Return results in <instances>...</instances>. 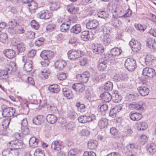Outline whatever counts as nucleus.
<instances>
[{"label": "nucleus", "mask_w": 156, "mask_h": 156, "mask_svg": "<svg viewBox=\"0 0 156 156\" xmlns=\"http://www.w3.org/2000/svg\"><path fill=\"white\" fill-rule=\"evenodd\" d=\"M23 144V143L22 141L15 139V140H11L10 141L8 144V145L18 150L22 148Z\"/></svg>", "instance_id": "obj_7"}, {"label": "nucleus", "mask_w": 156, "mask_h": 156, "mask_svg": "<svg viewBox=\"0 0 156 156\" xmlns=\"http://www.w3.org/2000/svg\"><path fill=\"white\" fill-rule=\"evenodd\" d=\"M112 38L110 35H103L101 41L104 45H108L110 44Z\"/></svg>", "instance_id": "obj_34"}, {"label": "nucleus", "mask_w": 156, "mask_h": 156, "mask_svg": "<svg viewBox=\"0 0 156 156\" xmlns=\"http://www.w3.org/2000/svg\"><path fill=\"white\" fill-rule=\"evenodd\" d=\"M140 83L141 85L137 88L139 93L142 96H144L148 95L149 93V90L147 87L144 86V84L146 83V81H143Z\"/></svg>", "instance_id": "obj_5"}, {"label": "nucleus", "mask_w": 156, "mask_h": 156, "mask_svg": "<svg viewBox=\"0 0 156 156\" xmlns=\"http://www.w3.org/2000/svg\"><path fill=\"white\" fill-rule=\"evenodd\" d=\"M39 140L35 137H32L29 140V144L30 147L33 148H35L38 146L39 143Z\"/></svg>", "instance_id": "obj_28"}, {"label": "nucleus", "mask_w": 156, "mask_h": 156, "mask_svg": "<svg viewBox=\"0 0 156 156\" xmlns=\"http://www.w3.org/2000/svg\"><path fill=\"white\" fill-rule=\"evenodd\" d=\"M81 31V26L80 24H78L73 26L70 29V32L73 34H78Z\"/></svg>", "instance_id": "obj_35"}, {"label": "nucleus", "mask_w": 156, "mask_h": 156, "mask_svg": "<svg viewBox=\"0 0 156 156\" xmlns=\"http://www.w3.org/2000/svg\"><path fill=\"white\" fill-rule=\"evenodd\" d=\"M125 10L121 5H117L114 10V12L116 13L117 16L119 17H122Z\"/></svg>", "instance_id": "obj_24"}, {"label": "nucleus", "mask_w": 156, "mask_h": 156, "mask_svg": "<svg viewBox=\"0 0 156 156\" xmlns=\"http://www.w3.org/2000/svg\"><path fill=\"white\" fill-rule=\"evenodd\" d=\"M134 26L136 30L141 32H143L146 28V27L145 25H142L140 24L135 23L134 24Z\"/></svg>", "instance_id": "obj_53"}, {"label": "nucleus", "mask_w": 156, "mask_h": 156, "mask_svg": "<svg viewBox=\"0 0 156 156\" xmlns=\"http://www.w3.org/2000/svg\"><path fill=\"white\" fill-rule=\"evenodd\" d=\"M129 116L131 119L133 121H139L142 117V115L141 114L133 112H131L129 113Z\"/></svg>", "instance_id": "obj_19"}, {"label": "nucleus", "mask_w": 156, "mask_h": 156, "mask_svg": "<svg viewBox=\"0 0 156 156\" xmlns=\"http://www.w3.org/2000/svg\"><path fill=\"white\" fill-rule=\"evenodd\" d=\"M98 22L95 20H90L86 24V27L88 29H92L95 28L98 25Z\"/></svg>", "instance_id": "obj_16"}, {"label": "nucleus", "mask_w": 156, "mask_h": 156, "mask_svg": "<svg viewBox=\"0 0 156 156\" xmlns=\"http://www.w3.org/2000/svg\"><path fill=\"white\" fill-rule=\"evenodd\" d=\"M6 69L9 74H11L16 71V65L14 62H10Z\"/></svg>", "instance_id": "obj_32"}, {"label": "nucleus", "mask_w": 156, "mask_h": 156, "mask_svg": "<svg viewBox=\"0 0 156 156\" xmlns=\"http://www.w3.org/2000/svg\"><path fill=\"white\" fill-rule=\"evenodd\" d=\"M94 36L92 32L86 30L81 33L80 37L83 41H87L91 40L93 38Z\"/></svg>", "instance_id": "obj_9"}, {"label": "nucleus", "mask_w": 156, "mask_h": 156, "mask_svg": "<svg viewBox=\"0 0 156 156\" xmlns=\"http://www.w3.org/2000/svg\"><path fill=\"white\" fill-rule=\"evenodd\" d=\"M62 143L58 140L54 141L52 143L51 148L55 150L59 151L62 147Z\"/></svg>", "instance_id": "obj_26"}, {"label": "nucleus", "mask_w": 156, "mask_h": 156, "mask_svg": "<svg viewBox=\"0 0 156 156\" xmlns=\"http://www.w3.org/2000/svg\"><path fill=\"white\" fill-rule=\"evenodd\" d=\"M111 23L114 27L118 28L122 24V22L114 17L111 20Z\"/></svg>", "instance_id": "obj_49"}, {"label": "nucleus", "mask_w": 156, "mask_h": 156, "mask_svg": "<svg viewBox=\"0 0 156 156\" xmlns=\"http://www.w3.org/2000/svg\"><path fill=\"white\" fill-rule=\"evenodd\" d=\"M117 91H115L112 94V98L115 103H118L121 101L122 99L121 96L119 95Z\"/></svg>", "instance_id": "obj_40"}, {"label": "nucleus", "mask_w": 156, "mask_h": 156, "mask_svg": "<svg viewBox=\"0 0 156 156\" xmlns=\"http://www.w3.org/2000/svg\"><path fill=\"white\" fill-rule=\"evenodd\" d=\"M147 45L150 48L155 49L156 48V42L153 39L149 38L147 39Z\"/></svg>", "instance_id": "obj_31"}, {"label": "nucleus", "mask_w": 156, "mask_h": 156, "mask_svg": "<svg viewBox=\"0 0 156 156\" xmlns=\"http://www.w3.org/2000/svg\"><path fill=\"white\" fill-rule=\"evenodd\" d=\"M11 118L10 117H7L4 120V121L2 125V126H3L5 128H8L11 120Z\"/></svg>", "instance_id": "obj_62"}, {"label": "nucleus", "mask_w": 156, "mask_h": 156, "mask_svg": "<svg viewBox=\"0 0 156 156\" xmlns=\"http://www.w3.org/2000/svg\"><path fill=\"white\" fill-rule=\"evenodd\" d=\"M100 97L105 102H109L112 99V96L107 92H105L101 93L100 95Z\"/></svg>", "instance_id": "obj_23"}, {"label": "nucleus", "mask_w": 156, "mask_h": 156, "mask_svg": "<svg viewBox=\"0 0 156 156\" xmlns=\"http://www.w3.org/2000/svg\"><path fill=\"white\" fill-rule=\"evenodd\" d=\"M42 115H39L33 119V122L34 124L39 125L41 123L44 121V117Z\"/></svg>", "instance_id": "obj_27"}, {"label": "nucleus", "mask_w": 156, "mask_h": 156, "mask_svg": "<svg viewBox=\"0 0 156 156\" xmlns=\"http://www.w3.org/2000/svg\"><path fill=\"white\" fill-rule=\"evenodd\" d=\"M60 87L57 84H53L50 85L48 88V90L53 93H57L60 90Z\"/></svg>", "instance_id": "obj_36"}, {"label": "nucleus", "mask_w": 156, "mask_h": 156, "mask_svg": "<svg viewBox=\"0 0 156 156\" xmlns=\"http://www.w3.org/2000/svg\"><path fill=\"white\" fill-rule=\"evenodd\" d=\"M18 53L24 52L26 49V45L22 42L18 43L16 45Z\"/></svg>", "instance_id": "obj_37"}, {"label": "nucleus", "mask_w": 156, "mask_h": 156, "mask_svg": "<svg viewBox=\"0 0 156 156\" xmlns=\"http://www.w3.org/2000/svg\"><path fill=\"white\" fill-rule=\"evenodd\" d=\"M125 66L129 71H133L136 67L135 60L132 58H127L125 61Z\"/></svg>", "instance_id": "obj_2"}, {"label": "nucleus", "mask_w": 156, "mask_h": 156, "mask_svg": "<svg viewBox=\"0 0 156 156\" xmlns=\"http://www.w3.org/2000/svg\"><path fill=\"white\" fill-rule=\"evenodd\" d=\"M90 76V75L88 72H84L82 74V79L80 80V82L83 83H87Z\"/></svg>", "instance_id": "obj_43"}, {"label": "nucleus", "mask_w": 156, "mask_h": 156, "mask_svg": "<svg viewBox=\"0 0 156 156\" xmlns=\"http://www.w3.org/2000/svg\"><path fill=\"white\" fill-rule=\"evenodd\" d=\"M143 105V103L142 102L138 103L133 102L130 103L128 107L129 108L132 109L142 111L144 110V107Z\"/></svg>", "instance_id": "obj_11"}, {"label": "nucleus", "mask_w": 156, "mask_h": 156, "mask_svg": "<svg viewBox=\"0 0 156 156\" xmlns=\"http://www.w3.org/2000/svg\"><path fill=\"white\" fill-rule=\"evenodd\" d=\"M50 73V71L46 69H44L41 71V76L42 79H46L48 77Z\"/></svg>", "instance_id": "obj_51"}, {"label": "nucleus", "mask_w": 156, "mask_h": 156, "mask_svg": "<svg viewBox=\"0 0 156 156\" xmlns=\"http://www.w3.org/2000/svg\"><path fill=\"white\" fill-rule=\"evenodd\" d=\"M38 16L41 19H48L52 16V14L48 11H42L38 14Z\"/></svg>", "instance_id": "obj_13"}, {"label": "nucleus", "mask_w": 156, "mask_h": 156, "mask_svg": "<svg viewBox=\"0 0 156 156\" xmlns=\"http://www.w3.org/2000/svg\"><path fill=\"white\" fill-rule=\"evenodd\" d=\"M19 25L16 20L14 19H11L8 23V26L10 27H15Z\"/></svg>", "instance_id": "obj_58"}, {"label": "nucleus", "mask_w": 156, "mask_h": 156, "mask_svg": "<svg viewBox=\"0 0 156 156\" xmlns=\"http://www.w3.org/2000/svg\"><path fill=\"white\" fill-rule=\"evenodd\" d=\"M110 28L106 26H103L101 30L103 32V35H110Z\"/></svg>", "instance_id": "obj_55"}, {"label": "nucleus", "mask_w": 156, "mask_h": 156, "mask_svg": "<svg viewBox=\"0 0 156 156\" xmlns=\"http://www.w3.org/2000/svg\"><path fill=\"white\" fill-rule=\"evenodd\" d=\"M76 106L77 107L78 111L82 113L86 112L87 108L83 104H81L80 102H77L76 104Z\"/></svg>", "instance_id": "obj_39"}, {"label": "nucleus", "mask_w": 156, "mask_h": 156, "mask_svg": "<svg viewBox=\"0 0 156 156\" xmlns=\"http://www.w3.org/2000/svg\"><path fill=\"white\" fill-rule=\"evenodd\" d=\"M108 124V119L105 118H102L99 120L98 126L100 129H101L107 128Z\"/></svg>", "instance_id": "obj_17"}, {"label": "nucleus", "mask_w": 156, "mask_h": 156, "mask_svg": "<svg viewBox=\"0 0 156 156\" xmlns=\"http://www.w3.org/2000/svg\"><path fill=\"white\" fill-rule=\"evenodd\" d=\"M122 107L121 105H116L111 110L109 113V115L113 118H115L117 112H119L121 110Z\"/></svg>", "instance_id": "obj_12"}, {"label": "nucleus", "mask_w": 156, "mask_h": 156, "mask_svg": "<svg viewBox=\"0 0 156 156\" xmlns=\"http://www.w3.org/2000/svg\"><path fill=\"white\" fill-rule=\"evenodd\" d=\"M154 60V56L151 55H147L145 58V63L147 66L151 65Z\"/></svg>", "instance_id": "obj_41"}, {"label": "nucleus", "mask_w": 156, "mask_h": 156, "mask_svg": "<svg viewBox=\"0 0 156 156\" xmlns=\"http://www.w3.org/2000/svg\"><path fill=\"white\" fill-rule=\"evenodd\" d=\"M64 96L69 99H71L73 97V94L72 90L68 88H64L62 89Z\"/></svg>", "instance_id": "obj_20"}, {"label": "nucleus", "mask_w": 156, "mask_h": 156, "mask_svg": "<svg viewBox=\"0 0 156 156\" xmlns=\"http://www.w3.org/2000/svg\"><path fill=\"white\" fill-rule=\"evenodd\" d=\"M66 129L68 132H71L75 128L74 123L72 122H69L66 125H65Z\"/></svg>", "instance_id": "obj_56"}, {"label": "nucleus", "mask_w": 156, "mask_h": 156, "mask_svg": "<svg viewBox=\"0 0 156 156\" xmlns=\"http://www.w3.org/2000/svg\"><path fill=\"white\" fill-rule=\"evenodd\" d=\"M128 150V152L126 153L127 156H134L132 153V151L134 149L138 148L137 145L135 144H131L127 145L126 147Z\"/></svg>", "instance_id": "obj_15"}, {"label": "nucleus", "mask_w": 156, "mask_h": 156, "mask_svg": "<svg viewBox=\"0 0 156 156\" xmlns=\"http://www.w3.org/2000/svg\"><path fill=\"white\" fill-rule=\"evenodd\" d=\"M146 148L147 151L151 154L156 152V144L154 143L147 144Z\"/></svg>", "instance_id": "obj_22"}, {"label": "nucleus", "mask_w": 156, "mask_h": 156, "mask_svg": "<svg viewBox=\"0 0 156 156\" xmlns=\"http://www.w3.org/2000/svg\"><path fill=\"white\" fill-rule=\"evenodd\" d=\"M50 8L51 10L54 11L57 10L59 8L58 3L55 1H52L50 2Z\"/></svg>", "instance_id": "obj_48"}, {"label": "nucleus", "mask_w": 156, "mask_h": 156, "mask_svg": "<svg viewBox=\"0 0 156 156\" xmlns=\"http://www.w3.org/2000/svg\"><path fill=\"white\" fill-rule=\"evenodd\" d=\"M67 10L68 12L73 14H76L79 11L78 8L74 6L73 5H68Z\"/></svg>", "instance_id": "obj_30"}, {"label": "nucleus", "mask_w": 156, "mask_h": 156, "mask_svg": "<svg viewBox=\"0 0 156 156\" xmlns=\"http://www.w3.org/2000/svg\"><path fill=\"white\" fill-rule=\"evenodd\" d=\"M36 54V51L32 50L29 51L27 55L24 56L27 57V59H31V58L34 57Z\"/></svg>", "instance_id": "obj_57"}, {"label": "nucleus", "mask_w": 156, "mask_h": 156, "mask_svg": "<svg viewBox=\"0 0 156 156\" xmlns=\"http://www.w3.org/2000/svg\"><path fill=\"white\" fill-rule=\"evenodd\" d=\"M122 52L121 49L118 48H112L110 51L112 55L113 56H118L120 55Z\"/></svg>", "instance_id": "obj_44"}, {"label": "nucleus", "mask_w": 156, "mask_h": 156, "mask_svg": "<svg viewBox=\"0 0 156 156\" xmlns=\"http://www.w3.org/2000/svg\"><path fill=\"white\" fill-rule=\"evenodd\" d=\"M142 74L151 78H153L156 76L155 70L153 68L149 67L144 68L143 70Z\"/></svg>", "instance_id": "obj_8"}, {"label": "nucleus", "mask_w": 156, "mask_h": 156, "mask_svg": "<svg viewBox=\"0 0 156 156\" xmlns=\"http://www.w3.org/2000/svg\"><path fill=\"white\" fill-rule=\"evenodd\" d=\"M3 53L7 58L11 59L15 55V52L12 49H6L3 51Z\"/></svg>", "instance_id": "obj_25"}, {"label": "nucleus", "mask_w": 156, "mask_h": 156, "mask_svg": "<svg viewBox=\"0 0 156 156\" xmlns=\"http://www.w3.org/2000/svg\"><path fill=\"white\" fill-rule=\"evenodd\" d=\"M66 65V61L63 60H58L55 63V68L60 70L62 69Z\"/></svg>", "instance_id": "obj_18"}, {"label": "nucleus", "mask_w": 156, "mask_h": 156, "mask_svg": "<svg viewBox=\"0 0 156 156\" xmlns=\"http://www.w3.org/2000/svg\"><path fill=\"white\" fill-rule=\"evenodd\" d=\"M30 25L35 30H38L40 26L39 23L35 20H32L30 23Z\"/></svg>", "instance_id": "obj_61"}, {"label": "nucleus", "mask_w": 156, "mask_h": 156, "mask_svg": "<svg viewBox=\"0 0 156 156\" xmlns=\"http://www.w3.org/2000/svg\"><path fill=\"white\" fill-rule=\"evenodd\" d=\"M137 98V95L136 94L132 93L127 95L126 98L128 101H131L136 100Z\"/></svg>", "instance_id": "obj_52"}, {"label": "nucleus", "mask_w": 156, "mask_h": 156, "mask_svg": "<svg viewBox=\"0 0 156 156\" xmlns=\"http://www.w3.org/2000/svg\"><path fill=\"white\" fill-rule=\"evenodd\" d=\"M23 61L25 63L24 65L23 70L26 72L31 71L33 69V62L32 59H27L26 56H23Z\"/></svg>", "instance_id": "obj_4"}, {"label": "nucleus", "mask_w": 156, "mask_h": 156, "mask_svg": "<svg viewBox=\"0 0 156 156\" xmlns=\"http://www.w3.org/2000/svg\"><path fill=\"white\" fill-rule=\"evenodd\" d=\"M99 64L98 66V69L100 71L105 70L107 67V61L102 59L100 60Z\"/></svg>", "instance_id": "obj_29"}, {"label": "nucleus", "mask_w": 156, "mask_h": 156, "mask_svg": "<svg viewBox=\"0 0 156 156\" xmlns=\"http://www.w3.org/2000/svg\"><path fill=\"white\" fill-rule=\"evenodd\" d=\"M49 111L51 113H55L57 111V108L55 105L51 104L48 108Z\"/></svg>", "instance_id": "obj_64"}, {"label": "nucleus", "mask_w": 156, "mask_h": 156, "mask_svg": "<svg viewBox=\"0 0 156 156\" xmlns=\"http://www.w3.org/2000/svg\"><path fill=\"white\" fill-rule=\"evenodd\" d=\"M34 156H45L44 151L41 149L36 150L34 153Z\"/></svg>", "instance_id": "obj_59"}, {"label": "nucleus", "mask_w": 156, "mask_h": 156, "mask_svg": "<svg viewBox=\"0 0 156 156\" xmlns=\"http://www.w3.org/2000/svg\"><path fill=\"white\" fill-rule=\"evenodd\" d=\"M103 46L100 44H95L93 48V52L96 54H99L102 53L104 51Z\"/></svg>", "instance_id": "obj_21"}, {"label": "nucleus", "mask_w": 156, "mask_h": 156, "mask_svg": "<svg viewBox=\"0 0 156 156\" xmlns=\"http://www.w3.org/2000/svg\"><path fill=\"white\" fill-rule=\"evenodd\" d=\"M5 128L3 126H1L0 128V135L3 136L7 135L8 132L7 131V128Z\"/></svg>", "instance_id": "obj_63"}, {"label": "nucleus", "mask_w": 156, "mask_h": 156, "mask_svg": "<svg viewBox=\"0 0 156 156\" xmlns=\"http://www.w3.org/2000/svg\"><path fill=\"white\" fill-rule=\"evenodd\" d=\"M81 51L78 50L72 49L69 51L67 53L68 58L70 60H74L81 57L80 52Z\"/></svg>", "instance_id": "obj_6"}, {"label": "nucleus", "mask_w": 156, "mask_h": 156, "mask_svg": "<svg viewBox=\"0 0 156 156\" xmlns=\"http://www.w3.org/2000/svg\"><path fill=\"white\" fill-rule=\"evenodd\" d=\"M97 15L99 17L105 19L108 17L109 14L107 12L100 9L97 13Z\"/></svg>", "instance_id": "obj_46"}, {"label": "nucleus", "mask_w": 156, "mask_h": 156, "mask_svg": "<svg viewBox=\"0 0 156 156\" xmlns=\"http://www.w3.org/2000/svg\"><path fill=\"white\" fill-rule=\"evenodd\" d=\"M41 57L44 60L41 64L44 66H47L50 63V60L54 56V53L51 51L43 50L41 53Z\"/></svg>", "instance_id": "obj_1"}, {"label": "nucleus", "mask_w": 156, "mask_h": 156, "mask_svg": "<svg viewBox=\"0 0 156 156\" xmlns=\"http://www.w3.org/2000/svg\"><path fill=\"white\" fill-rule=\"evenodd\" d=\"M28 6L29 7V9L31 12H34L36 9H37V5L34 1L31 2L28 4Z\"/></svg>", "instance_id": "obj_45"}, {"label": "nucleus", "mask_w": 156, "mask_h": 156, "mask_svg": "<svg viewBox=\"0 0 156 156\" xmlns=\"http://www.w3.org/2000/svg\"><path fill=\"white\" fill-rule=\"evenodd\" d=\"M98 145V142L95 140H90L87 144L88 148L90 149H95L97 147Z\"/></svg>", "instance_id": "obj_42"}, {"label": "nucleus", "mask_w": 156, "mask_h": 156, "mask_svg": "<svg viewBox=\"0 0 156 156\" xmlns=\"http://www.w3.org/2000/svg\"><path fill=\"white\" fill-rule=\"evenodd\" d=\"M9 73L6 69L1 70L0 72V79H6L8 78V74Z\"/></svg>", "instance_id": "obj_50"}, {"label": "nucleus", "mask_w": 156, "mask_h": 156, "mask_svg": "<svg viewBox=\"0 0 156 156\" xmlns=\"http://www.w3.org/2000/svg\"><path fill=\"white\" fill-rule=\"evenodd\" d=\"M2 115L4 117H11L14 115L15 109L12 107H6L2 106Z\"/></svg>", "instance_id": "obj_3"}, {"label": "nucleus", "mask_w": 156, "mask_h": 156, "mask_svg": "<svg viewBox=\"0 0 156 156\" xmlns=\"http://www.w3.org/2000/svg\"><path fill=\"white\" fill-rule=\"evenodd\" d=\"M69 24L67 22L62 23L60 26V30L63 32H65L69 29Z\"/></svg>", "instance_id": "obj_47"}, {"label": "nucleus", "mask_w": 156, "mask_h": 156, "mask_svg": "<svg viewBox=\"0 0 156 156\" xmlns=\"http://www.w3.org/2000/svg\"><path fill=\"white\" fill-rule=\"evenodd\" d=\"M46 120L48 123L51 124H54L56 122L57 117L53 114H49L47 116Z\"/></svg>", "instance_id": "obj_33"}, {"label": "nucleus", "mask_w": 156, "mask_h": 156, "mask_svg": "<svg viewBox=\"0 0 156 156\" xmlns=\"http://www.w3.org/2000/svg\"><path fill=\"white\" fill-rule=\"evenodd\" d=\"M72 88L76 91L82 92L85 90V87L83 84L81 83H76L73 85Z\"/></svg>", "instance_id": "obj_14"}, {"label": "nucleus", "mask_w": 156, "mask_h": 156, "mask_svg": "<svg viewBox=\"0 0 156 156\" xmlns=\"http://www.w3.org/2000/svg\"><path fill=\"white\" fill-rule=\"evenodd\" d=\"M113 83L110 81L106 82L104 85V89L107 90H112L113 88Z\"/></svg>", "instance_id": "obj_54"}, {"label": "nucleus", "mask_w": 156, "mask_h": 156, "mask_svg": "<svg viewBox=\"0 0 156 156\" xmlns=\"http://www.w3.org/2000/svg\"><path fill=\"white\" fill-rule=\"evenodd\" d=\"M24 28L25 26L23 24L20 25L16 29L17 33L19 34L24 33L25 31Z\"/></svg>", "instance_id": "obj_60"}, {"label": "nucleus", "mask_w": 156, "mask_h": 156, "mask_svg": "<svg viewBox=\"0 0 156 156\" xmlns=\"http://www.w3.org/2000/svg\"><path fill=\"white\" fill-rule=\"evenodd\" d=\"M136 126L138 130H144L147 127V124L145 122H137Z\"/></svg>", "instance_id": "obj_38"}, {"label": "nucleus", "mask_w": 156, "mask_h": 156, "mask_svg": "<svg viewBox=\"0 0 156 156\" xmlns=\"http://www.w3.org/2000/svg\"><path fill=\"white\" fill-rule=\"evenodd\" d=\"M129 44L134 51H137L140 49L141 44L136 40H132L129 42Z\"/></svg>", "instance_id": "obj_10"}]
</instances>
